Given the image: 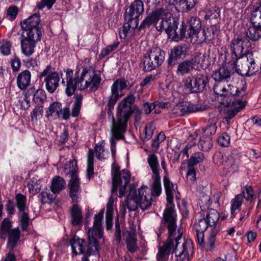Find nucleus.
Wrapping results in <instances>:
<instances>
[{"mask_svg": "<svg viewBox=\"0 0 261 261\" xmlns=\"http://www.w3.org/2000/svg\"><path fill=\"white\" fill-rule=\"evenodd\" d=\"M165 227L168 229V237L163 246L159 248L156 254L157 261H168L169 254L173 252L180 261L188 258L190 254L194 251L192 241L187 240L179 247V241L182 236V230L180 228L177 229L176 223L174 222H165L163 226H161L159 229L158 236L163 233Z\"/></svg>", "mask_w": 261, "mask_h": 261, "instance_id": "obj_1", "label": "nucleus"}, {"mask_svg": "<svg viewBox=\"0 0 261 261\" xmlns=\"http://www.w3.org/2000/svg\"><path fill=\"white\" fill-rule=\"evenodd\" d=\"M65 72L64 76L61 74V84L65 87V93L68 96L74 93L76 88L80 90L95 91L101 80L100 74L92 67L83 68L81 73L76 72L74 78L71 69L68 68Z\"/></svg>", "mask_w": 261, "mask_h": 261, "instance_id": "obj_2", "label": "nucleus"}, {"mask_svg": "<svg viewBox=\"0 0 261 261\" xmlns=\"http://www.w3.org/2000/svg\"><path fill=\"white\" fill-rule=\"evenodd\" d=\"M135 100L134 95L130 94L126 97L118 105L117 112V120L112 117V122L110 134V142L112 156L115 158L117 141L124 139L127 121L133 113L132 105Z\"/></svg>", "mask_w": 261, "mask_h": 261, "instance_id": "obj_3", "label": "nucleus"}, {"mask_svg": "<svg viewBox=\"0 0 261 261\" xmlns=\"http://www.w3.org/2000/svg\"><path fill=\"white\" fill-rule=\"evenodd\" d=\"M103 215L101 213L95 215L93 225L88 229V243L84 239L75 236L70 241L71 250L75 255L84 254L94 255L98 253L99 240L103 238V231L101 221Z\"/></svg>", "mask_w": 261, "mask_h": 261, "instance_id": "obj_4", "label": "nucleus"}, {"mask_svg": "<svg viewBox=\"0 0 261 261\" xmlns=\"http://www.w3.org/2000/svg\"><path fill=\"white\" fill-rule=\"evenodd\" d=\"M157 196L153 192V189L143 186L138 189V193L135 188L130 187L126 200L121 205L120 212L124 216L126 209L134 211L138 207L143 211L148 210L151 205L152 197Z\"/></svg>", "mask_w": 261, "mask_h": 261, "instance_id": "obj_5", "label": "nucleus"}, {"mask_svg": "<svg viewBox=\"0 0 261 261\" xmlns=\"http://www.w3.org/2000/svg\"><path fill=\"white\" fill-rule=\"evenodd\" d=\"M174 8L172 6H165L160 17L161 21L157 23L155 28L158 31H165L174 41H177L185 37L186 27L182 22L177 30V21L173 17Z\"/></svg>", "mask_w": 261, "mask_h": 261, "instance_id": "obj_6", "label": "nucleus"}, {"mask_svg": "<svg viewBox=\"0 0 261 261\" xmlns=\"http://www.w3.org/2000/svg\"><path fill=\"white\" fill-rule=\"evenodd\" d=\"M213 90L217 95L218 99L225 107H229L235 105L236 102L245 100L246 90L245 87L239 90L238 87L228 82H219L214 85Z\"/></svg>", "mask_w": 261, "mask_h": 261, "instance_id": "obj_7", "label": "nucleus"}, {"mask_svg": "<svg viewBox=\"0 0 261 261\" xmlns=\"http://www.w3.org/2000/svg\"><path fill=\"white\" fill-rule=\"evenodd\" d=\"M77 167L75 161H70L68 165L64 167V173L66 175H70V179L68 183L70 196L73 202H77L80 198L81 188L79 178L77 177Z\"/></svg>", "mask_w": 261, "mask_h": 261, "instance_id": "obj_8", "label": "nucleus"}, {"mask_svg": "<svg viewBox=\"0 0 261 261\" xmlns=\"http://www.w3.org/2000/svg\"><path fill=\"white\" fill-rule=\"evenodd\" d=\"M164 185L167 196V204L164 213L165 222L176 223V215L174 210V205L173 204V195L176 193L177 186L171 182L169 179L165 175L164 177Z\"/></svg>", "mask_w": 261, "mask_h": 261, "instance_id": "obj_9", "label": "nucleus"}, {"mask_svg": "<svg viewBox=\"0 0 261 261\" xmlns=\"http://www.w3.org/2000/svg\"><path fill=\"white\" fill-rule=\"evenodd\" d=\"M165 52L160 48H151L142 60L143 70L150 71L161 65L165 59Z\"/></svg>", "mask_w": 261, "mask_h": 261, "instance_id": "obj_10", "label": "nucleus"}, {"mask_svg": "<svg viewBox=\"0 0 261 261\" xmlns=\"http://www.w3.org/2000/svg\"><path fill=\"white\" fill-rule=\"evenodd\" d=\"M113 187L112 193H116L117 189H119V197L123 196L126 192V188L129 182L130 173L127 170L119 171L118 167L113 168L112 170Z\"/></svg>", "mask_w": 261, "mask_h": 261, "instance_id": "obj_11", "label": "nucleus"}, {"mask_svg": "<svg viewBox=\"0 0 261 261\" xmlns=\"http://www.w3.org/2000/svg\"><path fill=\"white\" fill-rule=\"evenodd\" d=\"M41 79H43L47 91L54 93L59 86L60 80L59 73L50 65H47L39 75Z\"/></svg>", "mask_w": 261, "mask_h": 261, "instance_id": "obj_12", "label": "nucleus"}, {"mask_svg": "<svg viewBox=\"0 0 261 261\" xmlns=\"http://www.w3.org/2000/svg\"><path fill=\"white\" fill-rule=\"evenodd\" d=\"M208 83V76L204 71H201L194 76L188 77L185 81V86L192 93H198L204 90Z\"/></svg>", "mask_w": 261, "mask_h": 261, "instance_id": "obj_13", "label": "nucleus"}, {"mask_svg": "<svg viewBox=\"0 0 261 261\" xmlns=\"http://www.w3.org/2000/svg\"><path fill=\"white\" fill-rule=\"evenodd\" d=\"M40 18L39 14H34L21 22L22 34L41 37L40 27Z\"/></svg>", "mask_w": 261, "mask_h": 261, "instance_id": "obj_14", "label": "nucleus"}, {"mask_svg": "<svg viewBox=\"0 0 261 261\" xmlns=\"http://www.w3.org/2000/svg\"><path fill=\"white\" fill-rule=\"evenodd\" d=\"M147 162L151 169V177L153 180L151 188L153 189L154 193L156 196H159L162 191V187L158 158L155 154L153 153L148 155Z\"/></svg>", "mask_w": 261, "mask_h": 261, "instance_id": "obj_15", "label": "nucleus"}, {"mask_svg": "<svg viewBox=\"0 0 261 261\" xmlns=\"http://www.w3.org/2000/svg\"><path fill=\"white\" fill-rule=\"evenodd\" d=\"M127 87V81L123 78L116 80L111 86V95L109 98L108 106L109 112L114 109L117 101L121 97L123 94L122 91Z\"/></svg>", "mask_w": 261, "mask_h": 261, "instance_id": "obj_16", "label": "nucleus"}, {"mask_svg": "<svg viewBox=\"0 0 261 261\" xmlns=\"http://www.w3.org/2000/svg\"><path fill=\"white\" fill-rule=\"evenodd\" d=\"M218 230V226L214 227L212 230H210L206 241H204V232L196 231L197 243L206 251L213 250L215 247Z\"/></svg>", "mask_w": 261, "mask_h": 261, "instance_id": "obj_17", "label": "nucleus"}, {"mask_svg": "<svg viewBox=\"0 0 261 261\" xmlns=\"http://www.w3.org/2000/svg\"><path fill=\"white\" fill-rule=\"evenodd\" d=\"M41 37L21 34L20 40L21 53L27 57H30L35 52L36 43Z\"/></svg>", "mask_w": 261, "mask_h": 261, "instance_id": "obj_18", "label": "nucleus"}, {"mask_svg": "<svg viewBox=\"0 0 261 261\" xmlns=\"http://www.w3.org/2000/svg\"><path fill=\"white\" fill-rule=\"evenodd\" d=\"M252 56V52H248L245 56L232 58L233 68L235 71L242 76H247L248 71L249 58Z\"/></svg>", "mask_w": 261, "mask_h": 261, "instance_id": "obj_19", "label": "nucleus"}, {"mask_svg": "<svg viewBox=\"0 0 261 261\" xmlns=\"http://www.w3.org/2000/svg\"><path fill=\"white\" fill-rule=\"evenodd\" d=\"M249 42L246 39L237 38L233 39L230 44L232 58L245 56L249 51H246L244 47V43Z\"/></svg>", "mask_w": 261, "mask_h": 261, "instance_id": "obj_20", "label": "nucleus"}, {"mask_svg": "<svg viewBox=\"0 0 261 261\" xmlns=\"http://www.w3.org/2000/svg\"><path fill=\"white\" fill-rule=\"evenodd\" d=\"M144 11V4L141 0H135L129 8V11L127 15L125 16V19H130L139 24L138 18Z\"/></svg>", "mask_w": 261, "mask_h": 261, "instance_id": "obj_21", "label": "nucleus"}, {"mask_svg": "<svg viewBox=\"0 0 261 261\" xmlns=\"http://www.w3.org/2000/svg\"><path fill=\"white\" fill-rule=\"evenodd\" d=\"M164 8H158L148 14L142 22L140 26V29L149 28L153 24L155 26L160 20Z\"/></svg>", "mask_w": 261, "mask_h": 261, "instance_id": "obj_22", "label": "nucleus"}, {"mask_svg": "<svg viewBox=\"0 0 261 261\" xmlns=\"http://www.w3.org/2000/svg\"><path fill=\"white\" fill-rule=\"evenodd\" d=\"M198 110V108L196 105L189 101L178 103L173 109L174 113L180 116L190 113L195 112Z\"/></svg>", "mask_w": 261, "mask_h": 261, "instance_id": "obj_23", "label": "nucleus"}, {"mask_svg": "<svg viewBox=\"0 0 261 261\" xmlns=\"http://www.w3.org/2000/svg\"><path fill=\"white\" fill-rule=\"evenodd\" d=\"M127 22L119 29V33L121 39H125L126 36L130 34L132 35L134 34V30L138 27V23L136 20L134 21L130 19H127Z\"/></svg>", "mask_w": 261, "mask_h": 261, "instance_id": "obj_24", "label": "nucleus"}, {"mask_svg": "<svg viewBox=\"0 0 261 261\" xmlns=\"http://www.w3.org/2000/svg\"><path fill=\"white\" fill-rule=\"evenodd\" d=\"M219 218V213L216 210L211 209L208 212L205 219L209 225L210 230H212L214 227L218 226V234L220 230V225L218 223Z\"/></svg>", "mask_w": 261, "mask_h": 261, "instance_id": "obj_25", "label": "nucleus"}, {"mask_svg": "<svg viewBox=\"0 0 261 261\" xmlns=\"http://www.w3.org/2000/svg\"><path fill=\"white\" fill-rule=\"evenodd\" d=\"M212 78L219 82H228L231 76V72L225 67H222L216 70L212 75Z\"/></svg>", "mask_w": 261, "mask_h": 261, "instance_id": "obj_26", "label": "nucleus"}, {"mask_svg": "<svg viewBox=\"0 0 261 261\" xmlns=\"http://www.w3.org/2000/svg\"><path fill=\"white\" fill-rule=\"evenodd\" d=\"M35 89L31 88L27 92H23L17 97L18 105L23 110H27L30 107V95L34 93Z\"/></svg>", "mask_w": 261, "mask_h": 261, "instance_id": "obj_27", "label": "nucleus"}, {"mask_svg": "<svg viewBox=\"0 0 261 261\" xmlns=\"http://www.w3.org/2000/svg\"><path fill=\"white\" fill-rule=\"evenodd\" d=\"M245 100H243L241 102H236V103L235 105H232L229 107L230 109L227 111L224 118L227 124L229 123L230 120L245 106Z\"/></svg>", "mask_w": 261, "mask_h": 261, "instance_id": "obj_28", "label": "nucleus"}, {"mask_svg": "<svg viewBox=\"0 0 261 261\" xmlns=\"http://www.w3.org/2000/svg\"><path fill=\"white\" fill-rule=\"evenodd\" d=\"M246 35L251 41L259 40L261 38V25L251 24L246 31Z\"/></svg>", "mask_w": 261, "mask_h": 261, "instance_id": "obj_29", "label": "nucleus"}, {"mask_svg": "<svg viewBox=\"0 0 261 261\" xmlns=\"http://www.w3.org/2000/svg\"><path fill=\"white\" fill-rule=\"evenodd\" d=\"M71 223L73 225H81L83 216L81 208L76 204H74L71 209Z\"/></svg>", "mask_w": 261, "mask_h": 261, "instance_id": "obj_30", "label": "nucleus"}, {"mask_svg": "<svg viewBox=\"0 0 261 261\" xmlns=\"http://www.w3.org/2000/svg\"><path fill=\"white\" fill-rule=\"evenodd\" d=\"M31 74L29 70H25L18 74L17 84L21 90L25 89L30 84Z\"/></svg>", "mask_w": 261, "mask_h": 261, "instance_id": "obj_31", "label": "nucleus"}, {"mask_svg": "<svg viewBox=\"0 0 261 261\" xmlns=\"http://www.w3.org/2000/svg\"><path fill=\"white\" fill-rule=\"evenodd\" d=\"M62 104L59 102H54L50 105L46 111V117L49 119L51 117L54 118H60L61 116Z\"/></svg>", "mask_w": 261, "mask_h": 261, "instance_id": "obj_32", "label": "nucleus"}, {"mask_svg": "<svg viewBox=\"0 0 261 261\" xmlns=\"http://www.w3.org/2000/svg\"><path fill=\"white\" fill-rule=\"evenodd\" d=\"M189 37L191 38V41L194 44H201L206 40L205 37V30H198L197 31L189 32Z\"/></svg>", "mask_w": 261, "mask_h": 261, "instance_id": "obj_33", "label": "nucleus"}, {"mask_svg": "<svg viewBox=\"0 0 261 261\" xmlns=\"http://www.w3.org/2000/svg\"><path fill=\"white\" fill-rule=\"evenodd\" d=\"M8 242L7 244L8 248L10 250H13L16 246V243L20 237V231L18 228L11 229L8 232Z\"/></svg>", "mask_w": 261, "mask_h": 261, "instance_id": "obj_34", "label": "nucleus"}, {"mask_svg": "<svg viewBox=\"0 0 261 261\" xmlns=\"http://www.w3.org/2000/svg\"><path fill=\"white\" fill-rule=\"evenodd\" d=\"M65 180L60 176H56L52 179L50 189L54 194L59 193L65 187Z\"/></svg>", "mask_w": 261, "mask_h": 261, "instance_id": "obj_35", "label": "nucleus"}, {"mask_svg": "<svg viewBox=\"0 0 261 261\" xmlns=\"http://www.w3.org/2000/svg\"><path fill=\"white\" fill-rule=\"evenodd\" d=\"M243 200V196L242 194L237 195L234 198L231 199L230 201V212L231 217H234L236 216V211H240Z\"/></svg>", "mask_w": 261, "mask_h": 261, "instance_id": "obj_36", "label": "nucleus"}, {"mask_svg": "<svg viewBox=\"0 0 261 261\" xmlns=\"http://www.w3.org/2000/svg\"><path fill=\"white\" fill-rule=\"evenodd\" d=\"M189 51V48L186 44L175 46L171 50L170 59H177L185 56Z\"/></svg>", "mask_w": 261, "mask_h": 261, "instance_id": "obj_37", "label": "nucleus"}, {"mask_svg": "<svg viewBox=\"0 0 261 261\" xmlns=\"http://www.w3.org/2000/svg\"><path fill=\"white\" fill-rule=\"evenodd\" d=\"M94 152L92 149L88 151L87 162V176L89 179L94 175Z\"/></svg>", "mask_w": 261, "mask_h": 261, "instance_id": "obj_38", "label": "nucleus"}, {"mask_svg": "<svg viewBox=\"0 0 261 261\" xmlns=\"http://www.w3.org/2000/svg\"><path fill=\"white\" fill-rule=\"evenodd\" d=\"M113 206L114 201L112 199H110L107 204V211L106 213V225L107 229L108 230L111 229L112 227Z\"/></svg>", "mask_w": 261, "mask_h": 261, "instance_id": "obj_39", "label": "nucleus"}, {"mask_svg": "<svg viewBox=\"0 0 261 261\" xmlns=\"http://www.w3.org/2000/svg\"><path fill=\"white\" fill-rule=\"evenodd\" d=\"M75 101L71 109V115L72 117H77L80 112L83 96L81 94H76L74 96Z\"/></svg>", "mask_w": 261, "mask_h": 261, "instance_id": "obj_40", "label": "nucleus"}, {"mask_svg": "<svg viewBox=\"0 0 261 261\" xmlns=\"http://www.w3.org/2000/svg\"><path fill=\"white\" fill-rule=\"evenodd\" d=\"M137 238L135 232H129L127 234L126 239L127 248L131 253L135 252L137 249L136 245Z\"/></svg>", "mask_w": 261, "mask_h": 261, "instance_id": "obj_41", "label": "nucleus"}, {"mask_svg": "<svg viewBox=\"0 0 261 261\" xmlns=\"http://www.w3.org/2000/svg\"><path fill=\"white\" fill-rule=\"evenodd\" d=\"M41 182V181L36 178H31L28 185L30 193L33 195L38 193L42 187Z\"/></svg>", "mask_w": 261, "mask_h": 261, "instance_id": "obj_42", "label": "nucleus"}, {"mask_svg": "<svg viewBox=\"0 0 261 261\" xmlns=\"http://www.w3.org/2000/svg\"><path fill=\"white\" fill-rule=\"evenodd\" d=\"M198 147L203 151L208 150L212 146V138L204 135L200 138L198 143Z\"/></svg>", "mask_w": 261, "mask_h": 261, "instance_id": "obj_43", "label": "nucleus"}, {"mask_svg": "<svg viewBox=\"0 0 261 261\" xmlns=\"http://www.w3.org/2000/svg\"><path fill=\"white\" fill-rule=\"evenodd\" d=\"M155 127L153 123H148L144 132L141 134V138L143 141H147L150 139L153 134Z\"/></svg>", "mask_w": 261, "mask_h": 261, "instance_id": "obj_44", "label": "nucleus"}, {"mask_svg": "<svg viewBox=\"0 0 261 261\" xmlns=\"http://www.w3.org/2000/svg\"><path fill=\"white\" fill-rule=\"evenodd\" d=\"M205 56L204 55L199 54L195 56L191 61L193 68H196L198 70L204 69L205 67Z\"/></svg>", "mask_w": 261, "mask_h": 261, "instance_id": "obj_45", "label": "nucleus"}, {"mask_svg": "<svg viewBox=\"0 0 261 261\" xmlns=\"http://www.w3.org/2000/svg\"><path fill=\"white\" fill-rule=\"evenodd\" d=\"M248 71L247 76H250L256 73L259 70H261V66L256 64L255 60L252 55L249 58Z\"/></svg>", "mask_w": 261, "mask_h": 261, "instance_id": "obj_46", "label": "nucleus"}, {"mask_svg": "<svg viewBox=\"0 0 261 261\" xmlns=\"http://www.w3.org/2000/svg\"><path fill=\"white\" fill-rule=\"evenodd\" d=\"M39 198L42 203H49L53 201L55 196L49 192L48 189L45 188L39 194Z\"/></svg>", "mask_w": 261, "mask_h": 261, "instance_id": "obj_47", "label": "nucleus"}, {"mask_svg": "<svg viewBox=\"0 0 261 261\" xmlns=\"http://www.w3.org/2000/svg\"><path fill=\"white\" fill-rule=\"evenodd\" d=\"M16 206L20 212H25L27 208V197L21 194H17L15 196Z\"/></svg>", "mask_w": 261, "mask_h": 261, "instance_id": "obj_48", "label": "nucleus"}, {"mask_svg": "<svg viewBox=\"0 0 261 261\" xmlns=\"http://www.w3.org/2000/svg\"><path fill=\"white\" fill-rule=\"evenodd\" d=\"M243 198H245L247 201L252 202L256 198V195L252 187L250 186H246L242 190Z\"/></svg>", "mask_w": 261, "mask_h": 261, "instance_id": "obj_49", "label": "nucleus"}, {"mask_svg": "<svg viewBox=\"0 0 261 261\" xmlns=\"http://www.w3.org/2000/svg\"><path fill=\"white\" fill-rule=\"evenodd\" d=\"M95 151L96 158L100 161L105 160L109 156V152L106 150L104 147L99 143L96 144Z\"/></svg>", "mask_w": 261, "mask_h": 261, "instance_id": "obj_50", "label": "nucleus"}, {"mask_svg": "<svg viewBox=\"0 0 261 261\" xmlns=\"http://www.w3.org/2000/svg\"><path fill=\"white\" fill-rule=\"evenodd\" d=\"M193 68V66L191 61H185L178 65L177 72L183 75L188 73Z\"/></svg>", "mask_w": 261, "mask_h": 261, "instance_id": "obj_51", "label": "nucleus"}, {"mask_svg": "<svg viewBox=\"0 0 261 261\" xmlns=\"http://www.w3.org/2000/svg\"><path fill=\"white\" fill-rule=\"evenodd\" d=\"M251 24L261 25V9L257 7L251 14Z\"/></svg>", "mask_w": 261, "mask_h": 261, "instance_id": "obj_52", "label": "nucleus"}, {"mask_svg": "<svg viewBox=\"0 0 261 261\" xmlns=\"http://www.w3.org/2000/svg\"><path fill=\"white\" fill-rule=\"evenodd\" d=\"M189 32L197 31L198 30L201 29V21L200 20L196 17H192L189 20Z\"/></svg>", "mask_w": 261, "mask_h": 261, "instance_id": "obj_53", "label": "nucleus"}, {"mask_svg": "<svg viewBox=\"0 0 261 261\" xmlns=\"http://www.w3.org/2000/svg\"><path fill=\"white\" fill-rule=\"evenodd\" d=\"M43 113V107L42 106H37L35 107L31 113V120L32 121H37L40 120Z\"/></svg>", "mask_w": 261, "mask_h": 261, "instance_id": "obj_54", "label": "nucleus"}, {"mask_svg": "<svg viewBox=\"0 0 261 261\" xmlns=\"http://www.w3.org/2000/svg\"><path fill=\"white\" fill-rule=\"evenodd\" d=\"M204 160V155L202 152H199L192 155L188 162V166L193 167L197 164L202 162Z\"/></svg>", "mask_w": 261, "mask_h": 261, "instance_id": "obj_55", "label": "nucleus"}, {"mask_svg": "<svg viewBox=\"0 0 261 261\" xmlns=\"http://www.w3.org/2000/svg\"><path fill=\"white\" fill-rule=\"evenodd\" d=\"M45 99V92L42 90H37L34 94V101L35 103L40 106L43 103Z\"/></svg>", "mask_w": 261, "mask_h": 261, "instance_id": "obj_56", "label": "nucleus"}, {"mask_svg": "<svg viewBox=\"0 0 261 261\" xmlns=\"http://www.w3.org/2000/svg\"><path fill=\"white\" fill-rule=\"evenodd\" d=\"M11 43L8 41H4L0 45V52L4 56H8L11 54Z\"/></svg>", "mask_w": 261, "mask_h": 261, "instance_id": "obj_57", "label": "nucleus"}, {"mask_svg": "<svg viewBox=\"0 0 261 261\" xmlns=\"http://www.w3.org/2000/svg\"><path fill=\"white\" fill-rule=\"evenodd\" d=\"M220 16V10L219 8L214 7L207 11L205 15L206 19H216Z\"/></svg>", "mask_w": 261, "mask_h": 261, "instance_id": "obj_58", "label": "nucleus"}, {"mask_svg": "<svg viewBox=\"0 0 261 261\" xmlns=\"http://www.w3.org/2000/svg\"><path fill=\"white\" fill-rule=\"evenodd\" d=\"M209 227V225L205 219H200L195 224L196 231L204 232Z\"/></svg>", "mask_w": 261, "mask_h": 261, "instance_id": "obj_59", "label": "nucleus"}, {"mask_svg": "<svg viewBox=\"0 0 261 261\" xmlns=\"http://www.w3.org/2000/svg\"><path fill=\"white\" fill-rule=\"evenodd\" d=\"M230 137L226 133L222 134L218 139V143L222 146L227 147L230 144Z\"/></svg>", "mask_w": 261, "mask_h": 261, "instance_id": "obj_60", "label": "nucleus"}, {"mask_svg": "<svg viewBox=\"0 0 261 261\" xmlns=\"http://www.w3.org/2000/svg\"><path fill=\"white\" fill-rule=\"evenodd\" d=\"M12 227L11 222L8 218H5L1 224V231L2 233H7L9 232Z\"/></svg>", "mask_w": 261, "mask_h": 261, "instance_id": "obj_61", "label": "nucleus"}, {"mask_svg": "<svg viewBox=\"0 0 261 261\" xmlns=\"http://www.w3.org/2000/svg\"><path fill=\"white\" fill-rule=\"evenodd\" d=\"M18 12V9L17 7L13 6L10 7L7 10V17L9 20H13L15 19Z\"/></svg>", "mask_w": 261, "mask_h": 261, "instance_id": "obj_62", "label": "nucleus"}, {"mask_svg": "<svg viewBox=\"0 0 261 261\" xmlns=\"http://www.w3.org/2000/svg\"><path fill=\"white\" fill-rule=\"evenodd\" d=\"M205 33L206 39L208 40H212L216 36L217 33L216 28L214 26H211L207 28L206 30H205Z\"/></svg>", "mask_w": 261, "mask_h": 261, "instance_id": "obj_63", "label": "nucleus"}, {"mask_svg": "<svg viewBox=\"0 0 261 261\" xmlns=\"http://www.w3.org/2000/svg\"><path fill=\"white\" fill-rule=\"evenodd\" d=\"M119 44V43L118 42H116L112 45L108 46L101 51L100 56L102 57H105L108 56L111 52L116 48L118 46Z\"/></svg>", "mask_w": 261, "mask_h": 261, "instance_id": "obj_64", "label": "nucleus"}]
</instances>
